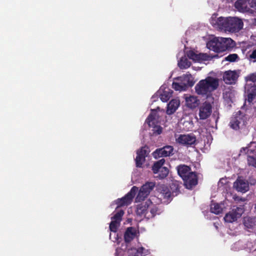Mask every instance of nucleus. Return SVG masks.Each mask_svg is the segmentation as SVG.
<instances>
[{"mask_svg":"<svg viewBox=\"0 0 256 256\" xmlns=\"http://www.w3.org/2000/svg\"><path fill=\"white\" fill-rule=\"evenodd\" d=\"M157 112L156 110H152V112L149 114L146 120V122L150 126H154L157 122Z\"/></svg>","mask_w":256,"mask_h":256,"instance_id":"obj_25","label":"nucleus"},{"mask_svg":"<svg viewBox=\"0 0 256 256\" xmlns=\"http://www.w3.org/2000/svg\"><path fill=\"white\" fill-rule=\"evenodd\" d=\"M169 170L166 167L164 166L158 172V175L156 176L160 179H164L167 176L168 174Z\"/></svg>","mask_w":256,"mask_h":256,"instance_id":"obj_33","label":"nucleus"},{"mask_svg":"<svg viewBox=\"0 0 256 256\" xmlns=\"http://www.w3.org/2000/svg\"><path fill=\"white\" fill-rule=\"evenodd\" d=\"M131 251L132 252V256H144L148 253V250L142 246L138 248H132Z\"/></svg>","mask_w":256,"mask_h":256,"instance_id":"obj_27","label":"nucleus"},{"mask_svg":"<svg viewBox=\"0 0 256 256\" xmlns=\"http://www.w3.org/2000/svg\"><path fill=\"white\" fill-rule=\"evenodd\" d=\"M148 204L147 200L144 202L138 204L136 206V214L138 216H144L146 218V214L148 211Z\"/></svg>","mask_w":256,"mask_h":256,"instance_id":"obj_17","label":"nucleus"},{"mask_svg":"<svg viewBox=\"0 0 256 256\" xmlns=\"http://www.w3.org/2000/svg\"><path fill=\"white\" fill-rule=\"evenodd\" d=\"M155 185L156 184L154 182H146L145 184H143L140 188L136 198V202H140L144 200L150 194L151 191L154 188Z\"/></svg>","mask_w":256,"mask_h":256,"instance_id":"obj_5","label":"nucleus"},{"mask_svg":"<svg viewBox=\"0 0 256 256\" xmlns=\"http://www.w3.org/2000/svg\"><path fill=\"white\" fill-rule=\"evenodd\" d=\"M178 175L182 178H184L186 176L192 174L191 168L185 164H180L176 167Z\"/></svg>","mask_w":256,"mask_h":256,"instance_id":"obj_18","label":"nucleus"},{"mask_svg":"<svg viewBox=\"0 0 256 256\" xmlns=\"http://www.w3.org/2000/svg\"><path fill=\"white\" fill-rule=\"evenodd\" d=\"M244 224L248 228H254L256 227V218L245 217L244 218Z\"/></svg>","mask_w":256,"mask_h":256,"instance_id":"obj_23","label":"nucleus"},{"mask_svg":"<svg viewBox=\"0 0 256 256\" xmlns=\"http://www.w3.org/2000/svg\"><path fill=\"white\" fill-rule=\"evenodd\" d=\"M238 218L232 210L226 214L224 217L225 222H233L236 221Z\"/></svg>","mask_w":256,"mask_h":256,"instance_id":"obj_28","label":"nucleus"},{"mask_svg":"<svg viewBox=\"0 0 256 256\" xmlns=\"http://www.w3.org/2000/svg\"><path fill=\"white\" fill-rule=\"evenodd\" d=\"M194 60L198 61V62H200V61L202 60L200 56V54H196V58H194Z\"/></svg>","mask_w":256,"mask_h":256,"instance_id":"obj_45","label":"nucleus"},{"mask_svg":"<svg viewBox=\"0 0 256 256\" xmlns=\"http://www.w3.org/2000/svg\"><path fill=\"white\" fill-rule=\"evenodd\" d=\"M120 222H116V220H112L110 224V230L111 232H116L118 229V226L119 225Z\"/></svg>","mask_w":256,"mask_h":256,"instance_id":"obj_36","label":"nucleus"},{"mask_svg":"<svg viewBox=\"0 0 256 256\" xmlns=\"http://www.w3.org/2000/svg\"><path fill=\"white\" fill-rule=\"evenodd\" d=\"M138 192V188L136 186H132L130 191L124 197L116 200V204H118V207L128 206L130 204Z\"/></svg>","mask_w":256,"mask_h":256,"instance_id":"obj_6","label":"nucleus"},{"mask_svg":"<svg viewBox=\"0 0 256 256\" xmlns=\"http://www.w3.org/2000/svg\"><path fill=\"white\" fill-rule=\"evenodd\" d=\"M180 106V102L176 100H171L167 106L166 114H174Z\"/></svg>","mask_w":256,"mask_h":256,"instance_id":"obj_21","label":"nucleus"},{"mask_svg":"<svg viewBox=\"0 0 256 256\" xmlns=\"http://www.w3.org/2000/svg\"><path fill=\"white\" fill-rule=\"evenodd\" d=\"M244 116L241 111L239 110L234 116L230 120V125L234 130H238L240 128V124L242 121V117Z\"/></svg>","mask_w":256,"mask_h":256,"instance_id":"obj_14","label":"nucleus"},{"mask_svg":"<svg viewBox=\"0 0 256 256\" xmlns=\"http://www.w3.org/2000/svg\"><path fill=\"white\" fill-rule=\"evenodd\" d=\"M200 56L202 60H207L209 59V56L206 54H200Z\"/></svg>","mask_w":256,"mask_h":256,"instance_id":"obj_42","label":"nucleus"},{"mask_svg":"<svg viewBox=\"0 0 256 256\" xmlns=\"http://www.w3.org/2000/svg\"><path fill=\"white\" fill-rule=\"evenodd\" d=\"M252 6L255 8L256 9V0H253L252 2Z\"/></svg>","mask_w":256,"mask_h":256,"instance_id":"obj_47","label":"nucleus"},{"mask_svg":"<svg viewBox=\"0 0 256 256\" xmlns=\"http://www.w3.org/2000/svg\"><path fill=\"white\" fill-rule=\"evenodd\" d=\"M212 112V106L210 102H205L200 107L199 116L200 120H206Z\"/></svg>","mask_w":256,"mask_h":256,"instance_id":"obj_9","label":"nucleus"},{"mask_svg":"<svg viewBox=\"0 0 256 256\" xmlns=\"http://www.w3.org/2000/svg\"><path fill=\"white\" fill-rule=\"evenodd\" d=\"M191 65V62L186 58H181L178 62V66L180 69H186Z\"/></svg>","mask_w":256,"mask_h":256,"instance_id":"obj_29","label":"nucleus"},{"mask_svg":"<svg viewBox=\"0 0 256 256\" xmlns=\"http://www.w3.org/2000/svg\"><path fill=\"white\" fill-rule=\"evenodd\" d=\"M250 59H256V48L254 50L252 54L250 55Z\"/></svg>","mask_w":256,"mask_h":256,"instance_id":"obj_43","label":"nucleus"},{"mask_svg":"<svg viewBox=\"0 0 256 256\" xmlns=\"http://www.w3.org/2000/svg\"><path fill=\"white\" fill-rule=\"evenodd\" d=\"M217 14H213L210 22L215 28L225 32L235 33L242 29L244 23L240 18L236 17H216Z\"/></svg>","mask_w":256,"mask_h":256,"instance_id":"obj_1","label":"nucleus"},{"mask_svg":"<svg viewBox=\"0 0 256 256\" xmlns=\"http://www.w3.org/2000/svg\"><path fill=\"white\" fill-rule=\"evenodd\" d=\"M256 142H250V144H248V146L247 147H246V148H242V149L244 150V151H246L247 152H248L249 150V149L248 148L252 144H256Z\"/></svg>","mask_w":256,"mask_h":256,"instance_id":"obj_44","label":"nucleus"},{"mask_svg":"<svg viewBox=\"0 0 256 256\" xmlns=\"http://www.w3.org/2000/svg\"><path fill=\"white\" fill-rule=\"evenodd\" d=\"M137 230L134 227L130 226L126 228L124 234V240L126 243L130 242L136 236Z\"/></svg>","mask_w":256,"mask_h":256,"instance_id":"obj_16","label":"nucleus"},{"mask_svg":"<svg viewBox=\"0 0 256 256\" xmlns=\"http://www.w3.org/2000/svg\"><path fill=\"white\" fill-rule=\"evenodd\" d=\"M219 86L218 79L210 76L202 80L196 85V92L200 96L208 98L212 95V92L218 88Z\"/></svg>","mask_w":256,"mask_h":256,"instance_id":"obj_2","label":"nucleus"},{"mask_svg":"<svg viewBox=\"0 0 256 256\" xmlns=\"http://www.w3.org/2000/svg\"><path fill=\"white\" fill-rule=\"evenodd\" d=\"M247 92L248 102L250 104L256 96V84H248L245 86Z\"/></svg>","mask_w":256,"mask_h":256,"instance_id":"obj_13","label":"nucleus"},{"mask_svg":"<svg viewBox=\"0 0 256 256\" xmlns=\"http://www.w3.org/2000/svg\"><path fill=\"white\" fill-rule=\"evenodd\" d=\"M238 77L236 70H228L224 72L223 75V80L226 84H235Z\"/></svg>","mask_w":256,"mask_h":256,"instance_id":"obj_12","label":"nucleus"},{"mask_svg":"<svg viewBox=\"0 0 256 256\" xmlns=\"http://www.w3.org/2000/svg\"><path fill=\"white\" fill-rule=\"evenodd\" d=\"M148 147L144 146L137 150V156L135 158L136 165L138 168H142L148 154Z\"/></svg>","mask_w":256,"mask_h":256,"instance_id":"obj_7","label":"nucleus"},{"mask_svg":"<svg viewBox=\"0 0 256 256\" xmlns=\"http://www.w3.org/2000/svg\"><path fill=\"white\" fill-rule=\"evenodd\" d=\"M176 142L180 145L186 148L193 147L196 144V138L194 134H180L176 138Z\"/></svg>","mask_w":256,"mask_h":256,"instance_id":"obj_4","label":"nucleus"},{"mask_svg":"<svg viewBox=\"0 0 256 256\" xmlns=\"http://www.w3.org/2000/svg\"><path fill=\"white\" fill-rule=\"evenodd\" d=\"M174 148L172 146H166L160 148L156 149L153 154L154 157H166L172 154Z\"/></svg>","mask_w":256,"mask_h":256,"instance_id":"obj_11","label":"nucleus"},{"mask_svg":"<svg viewBox=\"0 0 256 256\" xmlns=\"http://www.w3.org/2000/svg\"><path fill=\"white\" fill-rule=\"evenodd\" d=\"M182 182L177 180H173L170 184V188L173 196H176L180 192Z\"/></svg>","mask_w":256,"mask_h":256,"instance_id":"obj_22","label":"nucleus"},{"mask_svg":"<svg viewBox=\"0 0 256 256\" xmlns=\"http://www.w3.org/2000/svg\"><path fill=\"white\" fill-rule=\"evenodd\" d=\"M236 46V43L231 38L214 37L210 39L206 43V47L210 50L219 53L230 50Z\"/></svg>","mask_w":256,"mask_h":256,"instance_id":"obj_3","label":"nucleus"},{"mask_svg":"<svg viewBox=\"0 0 256 256\" xmlns=\"http://www.w3.org/2000/svg\"><path fill=\"white\" fill-rule=\"evenodd\" d=\"M242 0H237V1L236 2V4H235L237 8H238L241 7V5H242Z\"/></svg>","mask_w":256,"mask_h":256,"instance_id":"obj_46","label":"nucleus"},{"mask_svg":"<svg viewBox=\"0 0 256 256\" xmlns=\"http://www.w3.org/2000/svg\"><path fill=\"white\" fill-rule=\"evenodd\" d=\"M222 180H223V179H220V182H222Z\"/></svg>","mask_w":256,"mask_h":256,"instance_id":"obj_48","label":"nucleus"},{"mask_svg":"<svg viewBox=\"0 0 256 256\" xmlns=\"http://www.w3.org/2000/svg\"><path fill=\"white\" fill-rule=\"evenodd\" d=\"M159 190L161 194V196L164 199L168 200L172 194L169 188L165 185H162L159 188Z\"/></svg>","mask_w":256,"mask_h":256,"instance_id":"obj_24","label":"nucleus"},{"mask_svg":"<svg viewBox=\"0 0 256 256\" xmlns=\"http://www.w3.org/2000/svg\"><path fill=\"white\" fill-rule=\"evenodd\" d=\"M222 209L218 204L214 203L211 204L210 212L216 214L222 213Z\"/></svg>","mask_w":256,"mask_h":256,"instance_id":"obj_30","label":"nucleus"},{"mask_svg":"<svg viewBox=\"0 0 256 256\" xmlns=\"http://www.w3.org/2000/svg\"><path fill=\"white\" fill-rule=\"evenodd\" d=\"M196 54L192 50H189L187 52V56L189 58L194 60V58H196Z\"/></svg>","mask_w":256,"mask_h":256,"instance_id":"obj_41","label":"nucleus"},{"mask_svg":"<svg viewBox=\"0 0 256 256\" xmlns=\"http://www.w3.org/2000/svg\"><path fill=\"white\" fill-rule=\"evenodd\" d=\"M165 162V160L162 158L160 160L155 162L152 166V170L154 174L158 173L159 170L162 168V166Z\"/></svg>","mask_w":256,"mask_h":256,"instance_id":"obj_26","label":"nucleus"},{"mask_svg":"<svg viewBox=\"0 0 256 256\" xmlns=\"http://www.w3.org/2000/svg\"><path fill=\"white\" fill-rule=\"evenodd\" d=\"M172 96V92L167 91H164L160 95V98L163 102H167Z\"/></svg>","mask_w":256,"mask_h":256,"instance_id":"obj_35","label":"nucleus"},{"mask_svg":"<svg viewBox=\"0 0 256 256\" xmlns=\"http://www.w3.org/2000/svg\"><path fill=\"white\" fill-rule=\"evenodd\" d=\"M124 214V211L122 210H118L116 212V213L114 214V216L112 217V220H116L120 223V222L122 220V217Z\"/></svg>","mask_w":256,"mask_h":256,"instance_id":"obj_34","label":"nucleus"},{"mask_svg":"<svg viewBox=\"0 0 256 256\" xmlns=\"http://www.w3.org/2000/svg\"><path fill=\"white\" fill-rule=\"evenodd\" d=\"M178 80L180 81L183 84L186 86V89L188 87H191L194 84V81L191 74H186L178 78Z\"/></svg>","mask_w":256,"mask_h":256,"instance_id":"obj_19","label":"nucleus"},{"mask_svg":"<svg viewBox=\"0 0 256 256\" xmlns=\"http://www.w3.org/2000/svg\"><path fill=\"white\" fill-rule=\"evenodd\" d=\"M186 106L192 109L196 108L200 103V100L196 96H190L186 98Z\"/></svg>","mask_w":256,"mask_h":256,"instance_id":"obj_20","label":"nucleus"},{"mask_svg":"<svg viewBox=\"0 0 256 256\" xmlns=\"http://www.w3.org/2000/svg\"><path fill=\"white\" fill-rule=\"evenodd\" d=\"M153 127L152 132L153 134L156 135L160 134L162 132V128L160 126H156V124L154 126H151Z\"/></svg>","mask_w":256,"mask_h":256,"instance_id":"obj_39","label":"nucleus"},{"mask_svg":"<svg viewBox=\"0 0 256 256\" xmlns=\"http://www.w3.org/2000/svg\"><path fill=\"white\" fill-rule=\"evenodd\" d=\"M255 208H256V207H255Z\"/></svg>","mask_w":256,"mask_h":256,"instance_id":"obj_49","label":"nucleus"},{"mask_svg":"<svg viewBox=\"0 0 256 256\" xmlns=\"http://www.w3.org/2000/svg\"><path fill=\"white\" fill-rule=\"evenodd\" d=\"M234 187L238 192L243 193L249 190L248 184L244 180L240 178H238L234 183Z\"/></svg>","mask_w":256,"mask_h":256,"instance_id":"obj_15","label":"nucleus"},{"mask_svg":"<svg viewBox=\"0 0 256 256\" xmlns=\"http://www.w3.org/2000/svg\"><path fill=\"white\" fill-rule=\"evenodd\" d=\"M182 180L185 187L189 190L192 189L198 183V177L195 172L186 176Z\"/></svg>","mask_w":256,"mask_h":256,"instance_id":"obj_8","label":"nucleus"},{"mask_svg":"<svg viewBox=\"0 0 256 256\" xmlns=\"http://www.w3.org/2000/svg\"><path fill=\"white\" fill-rule=\"evenodd\" d=\"M240 58L238 54H230L228 56H226L224 58V60L228 62H238Z\"/></svg>","mask_w":256,"mask_h":256,"instance_id":"obj_31","label":"nucleus"},{"mask_svg":"<svg viewBox=\"0 0 256 256\" xmlns=\"http://www.w3.org/2000/svg\"><path fill=\"white\" fill-rule=\"evenodd\" d=\"M247 160L248 166H251L256 168V158L253 156H248Z\"/></svg>","mask_w":256,"mask_h":256,"instance_id":"obj_38","label":"nucleus"},{"mask_svg":"<svg viewBox=\"0 0 256 256\" xmlns=\"http://www.w3.org/2000/svg\"><path fill=\"white\" fill-rule=\"evenodd\" d=\"M148 204V211L146 214V218L150 219L154 218L156 215H159L161 214L162 210L160 206L154 204L150 200H147Z\"/></svg>","mask_w":256,"mask_h":256,"instance_id":"obj_10","label":"nucleus"},{"mask_svg":"<svg viewBox=\"0 0 256 256\" xmlns=\"http://www.w3.org/2000/svg\"><path fill=\"white\" fill-rule=\"evenodd\" d=\"M238 218H240L244 212V208L242 207H237L232 209Z\"/></svg>","mask_w":256,"mask_h":256,"instance_id":"obj_40","label":"nucleus"},{"mask_svg":"<svg viewBox=\"0 0 256 256\" xmlns=\"http://www.w3.org/2000/svg\"><path fill=\"white\" fill-rule=\"evenodd\" d=\"M246 82H252V84L256 82V72L252 73L246 76L245 78Z\"/></svg>","mask_w":256,"mask_h":256,"instance_id":"obj_37","label":"nucleus"},{"mask_svg":"<svg viewBox=\"0 0 256 256\" xmlns=\"http://www.w3.org/2000/svg\"><path fill=\"white\" fill-rule=\"evenodd\" d=\"M172 86V88L176 90L184 91L186 90V86L183 84L180 81V82H173Z\"/></svg>","mask_w":256,"mask_h":256,"instance_id":"obj_32","label":"nucleus"}]
</instances>
